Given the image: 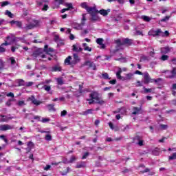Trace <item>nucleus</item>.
Segmentation results:
<instances>
[{"mask_svg":"<svg viewBox=\"0 0 176 176\" xmlns=\"http://www.w3.org/2000/svg\"><path fill=\"white\" fill-rule=\"evenodd\" d=\"M100 94L97 91H94L89 94L90 98L92 100H95V104H99L100 105H104L105 104V101L100 99Z\"/></svg>","mask_w":176,"mask_h":176,"instance_id":"nucleus-1","label":"nucleus"},{"mask_svg":"<svg viewBox=\"0 0 176 176\" xmlns=\"http://www.w3.org/2000/svg\"><path fill=\"white\" fill-rule=\"evenodd\" d=\"M148 34L150 36H164V33H163L162 29H157V30H151Z\"/></svg>","mask_w":176,"mask_h":176,"instance_id":"nucleus-2","label":"nucleus"},{"mask_svg":"<svg viewBox=\"0 0 176 176\" xmlns=\"http://www.w3.org/2000/svg\"><path fill=\"white\" fill-rule=\"evenodd\" d=\"M144 85H149V83H153V78H151V76L148 72H144L143 74V80Z\"/></svg>","mask_w":176,"mask_h":176,"instance_id":"nucleus-3","label":"nucleus"},{"mask_svg":"<svg viewBox=\"0 0 176 176\" xmlns=\"http://www.w3.org/2000/svg\"><path fill=\"white\" fill-rule=\"evenodd\" d=\"M38 56L41 57V58H46V55L42 54V49L36 50L32 54V57L34 59L36 58Z\"/></svg>","mask_w":176,"mask_h":176,"instance_id":"nucleus-4","label":"nucleus"},{"mask_svg":"<svg viewBox=\"0 0 176 176\" xmlns=\"http://www.w3.org/2000/svg\"><path fill=\"white\" fill-rule=\"evenodd\" d=\"M166 78L168 79H176V68H173L171 71H167Z\"/></svg>","mask_w":176,"mask_h":176,"instance_id":"nucleus-5","label":"nucleus"},{"mask_svg":"<svg viewBox=\"0 0 176 176\" xmlns=\"http://www.w3.org/2000/svg\"><path fill=\"white\" fill-rule=\"evenodd\" d=\"M84 65H86L87 67H89V68H92L94 71H96L97 69V67L96 66V63L94 62H91L90 60H87L84 63Z\"/></svg>","mask_w":176,"mask_h":176,"instance_id":"nucleus-6","label":"nucleus"},{"mask_svg":"<svg viewBox=\"0 0 176 176\" xmlns=\"http://www.w3.org/2000/svg\"><path fill=\"white\" fill-rule=\"evenodd\" d=\"M30 101H32V104L38 107V105H41L42 104V102L38 100L37 99L35 98V96H32L28 98Z\"/></svg>","mask_w":176,"mask_h":176,"instance_id":"nucleus-7","label":"nucleus"},{"mask_svg":"<svg viewBox=\"0 0 176 176\" xmlns=\"http://www.w3.org/2000/svg\"><path fill=\"white\" fill-rule=\"evenodd\" d=\"M12 129H13V126H11L9 124L0 125L1 131H6L8 130H12Z\"/></svg>","mask_w":176,"mask_h":176,"instance_id":"nucleus-8","label":"nucleus"},{"mask_svg":"<svg viewBox=\"0 0 176 176\" xmlns=\"http://www.w3.org/2000/svg\"><path fill=\"white\" fill-rule=\"evenodd\" d=\"M85 21H86V16L85 14H83L81 23L78 24L76 28L79 30H83V27L85 26Z\"/></svg>","mask_w":176,"mask_h":176,"instance_id":"nucleus-9","label":"nucleus"},{"mask_svg":"<svg viewBox=\"0 0 176 176\" xmlns=\"http://www.w3.org/2000/svg\"><path fill=\"white\" fill-rule=\"evenodd\" d=\"M9 45H10V43L6 41L5 43H3L0 45V53H5V52H6V48L3 47V46H9Z\"/></svg>","mask_w":176,"mask_h":176,"instance_id":"nucleus-10","label":"nucleus"},{"mask_svg":"<svg viewBox=\"0 0 176 176\" xmlns=\"http://www.w3.org/2000/svg\"><path fill=\"white\" fill-rule=\"evenodd\" d=\"M120 74H122V69L119 68L118 71L116 72L118 79H120V80H127L126 77L122 76Z\"/></svg>","mask_w":176,"mask_h":176,"instance_id":"nucleus-11","label":"nucleus"},{"mask_svg":"<svg viewBox=\"0 0 176 176\" xmlns=\"http://www.w3.org/2000/svg\"><path fill=\"white\" fill-rule=\"evenodd\" d=\"M111 12V9H107V10H104L102 9L100 11H98V13H100V14H101L102 16H108V14Z\"/></svg>","mask_w":176,"mask_h":176,"instance_id":"nucleus-12","label":"nucleus"},{"mask_svg":"<svg viewBox=\"0 0 176 176\" xmlns=\"http://www.w3.org/2000/svg\"><path fill=\"white\" fill-rule=\"evenodd\" d=\"M0 118H1V122H8V120H12L13 119L12 117H8L5 115H0Z\"/></svg>","mask_w":176,"mask_h":176,"instance_id":"nucleus-13","label":"nucleus"},{"mask_svg":"<svg viewBox=\"0 0 176 176\" xmlns=\"http://www.w3.org/2000/svg\"><path fill=\"white\" fill-rule=\"evenodd\" d=\"M74 60L72 62L73 64H78L79 61H80V58H79V56H78V54H73Z\"/></svg>","mask_w":176,"mask_h":176,"instance_id":"nucleus-14","label":"nucleus"},{"mask_svg":"<svg viewBox=\"0 0 176 176\" xmlns=\"http://www.w3.org/2000/svg\"><path fill=\"white\" fill-rule=\"evenodd\" d=\"M153 83H156L158 86H162V85H163V79H162V78H157V79L153 78Z\"/></svg>","mask_w":176,"mask_h":176,"instance_id":"nucleus-15","label":"nucleus"},{"mask_svg":"<svg viewBox=\"0 0 176 176\" xmlns=\"http://www.w3.org/2000/svg\"><path fill=\"white\" fill-rule=\"evenodd\" d=\"M42 88L44 89L45 91H47L49 94H53V91H50L52 90V87H50V85H45Z\"/></svg>","mask_w":176,"mask_h":176,"instance_id":"nucleus-16","label":"nucleus"},{"mask_svg":"<svg viewBox=\"0 0 176 176\" xmlns=\"http://www.w3.org/2000/svg\"><path fill=\"white\" fill-rule=\"evenodd\" d=\"M170 47H164L161 48V53L162 54H167V53H170Z\"/></svg>","mask_w":176,"mask_h":176,"instance_id":"nucleus-17","label":"nucleus"},{"mask_svg":"<svg viewBox=\"0 0 176 176\" xmlns=\"http://www.w3.org/2000/svg\"><path fill=\"white\" fill-rule=\"evenodd\" d=\"M73 50H74V52H82V50H83V48H81L80 45H74Z\"/></svg>","mask_w":176,"mask_h":176,"instance_id":"nucleus-18","label":"nucleus"},{"mask_svg":"<svg viewBox=\"0 0 176 176\" xmlns=\"http://www.w3.org/2000/svg\"><path fill=\"white\" fill-rule=\"evenodd\" d=\"M87 12H88V13H89V14H93L96 13V8L95 7H88V8H87Z\"/></svg>","mask_w":176,"mask_h":176,"instance_id":"nucleus-19","label":"nucleus"},{"mask_svg":"<svg viewBox=\"0 0 176 176\" xmlns=\"http://www.w3.org/2000/svg\"><path fill=\"white\" fill-rule=\"evenodd\" d=\"M133 112H132V115H138L141 111V107H133Z\"/></svg>","mask_w":176,"mask_h":176,"instance_id":"nucleus-20","label":"nucleus"},{"mask_svg":"<svg viewBox=\"0 0 176 176\" xmlns=\"http://www.w3.org/2000/svg\"><path fill=\"white\" fill-rule=\"evenodd\" d=\"M122 43L123 45H131L132 41L130 40L129 38H122Z\"/></svg>","mask_w":176,"mask_h":176,"instance_id":"nucleus-21","label":"nucleus"},{"mask_svg":"<svg viewBox=\"0 0 176 176\" xmlns=\"http://www.w3.org/2000/svg\"><path fill=\"white\" fill-rule=\"evenodd\" d=\"M170 16H166L164 19L159 21V24H162V23H166L170 20Z\"/></svg>","mask_w":176,"mask_h":176,"instance_id":"nucleus-22","label":"nucleus"},{"mask_svg":"<svg viewBox=\"0 0 176 176\" xmlns=\"http://www.w3.org/2000/svg\"><path fill=\"white\" fill-rule=\"evenodd\" d=\"M82 47H84V50L87 52H91V48L87 46V43H82Z\"/></svg>","mask_w":176,"mask_h":176,"instance_id":"nucleus-23","label":"nucleus"},{"mask_svg":"<svg viewBox=\"0 0 176 176\" xmlns=\"http://www.w3.org/2000/svg\"><path fill=\"white\" fill-rule=\"evenodd\" d=\"M56 82L59 86H63L64 85V80H63V77H60L56 78Z\"/></svg>","mask_w":176,"mask_h":176,"instance_id":"nucleus-24","label":"nucleus"},{"mask_svg":"<svg viewBox=\"0 0 176 176\" xmlns=\"http://www.w3.org/2000/svg\"><path fill=\"white\" fill-rule=\"evenodd\" d=\"M16 82L18 83V86H24L25 85V82L23 79L16 80Z\"/></svg>","mask_w":176,"mask_h":176,"instance_id":"nucleus-25","label":"nucleus"},{"mask_svg":"<svg viewBox=\"0 0 176 176\" xmlns=\"http://www.w3.org/2000/svg\"><path fill=\"white\" fill-rule=\"evenodd\" d=\"M57 71L60 72L61 71V67L58 65H55L52 67V72H57Z\"/></svg>","mask_w":176,"mask_h":176,"instance_id":"nucleus-26","label":"nucleus"},{"mask_svg":"<svg viewBox=\"0 0 176 176\" xmlns=\"http://www.w3.org/2000/svg\"><path fill=\"white\" fill-rule=\"evenodd\" d=\"M115 43L119 47L122 46L123 45L122 39L118 38L117 40H115Z\"/></svg>","mask_w":176,"mask_h":176,"instance_id":"nucleus-27","label":"nucleus"},{"mask_svg":"<svg viewBox=\"0 0 176 176\" xmlns=\"http://www.w3.org/2000/svg\"><path fill=\"white\" fill-rule=\"evenodd\" d=\"M91 113H93V109H88L82 112V115H84L85 116H87V115H90Z\"/></svg>","mask_w":176,"mask_h":176,"instance_id":"nucleus-28","label":"nucleus"},{"mask_svg":"<svg viewBox=\"0 0 176 176\" xmlns=\"http://www.w3.org/2000/svg\"><path fill=\"white\" fill-rule=\"evenodd\" d=\"M72 58L71 57V56H69L65 60V64H66L67 65H71V59Z\"/></svg>","mask_w":176,"mask_h":176,"instance_id":"nucleus-29","label":"nucleus"},{"mask_svg":"<svg viewBox=\"0 0 176 176\" xmlns=\"http://www.w3.org/2000/svg\"><path fill=\"white\" fill-rule=\"evenodd\" d=\"M148 60H149V57H148L145 55H143V56H140V63H142V61H146Z\"/></svg>","mask_w":176,"mask_h":176,"instance_id":"nucleus-30","label":"nucleus"},{"mask_svg":"<svg viewBox=\"0 0 176 176\" xmlns=\"http://www.w3.org/2000/svg\"><path fill=\"white\" fill-rule=\"evenodd\" d=\"M47 107L48 108V110H50V111H56V109H54V104H47Z\"/></svg>","mask_w":176,"mask_h":176,"instance_id":"nucleus-31","label":"nucleus"},{"mask_svg":"<svg viewBox=\"0 0 176 176\" xmlns=\"http://www.w3.org/2000/svg\"><path fill=\"white\" fill-rule=\"evenodd\" d=\"M142 20H144V21H146L147 23H149V21H151V18L148 16L143 15L142 16Z\"/></svg>","mask_w":176,"mask_h":176,"instance_id":"nucleus-32","label":"nucleus"},{"mask_svg":"<svg viewBox=\"0 0 176 176\" xmlns=\"http://www.w3.org/2000/svg\"><path fill=\"white\" fill-rule=\"evenodd\" d=\"M91 15L92 16L91 20H92L93 21H97V20H98V17L97 16V15H96V13L91 14Z\"/></svg>","mask_w":176,"mask_h":176,"instance_id":"nucleus-33","label":"nucleus"},{"mask_svg":"<svg viewBox=\"0 0 176 176\" xmlns=\"http://www.w3.org/2000/svg\"><path fill=\"white\" fill-rule=\"evenodd\" d=\"M6 16H8L10 19H13V14L9 10H6L5 13Z\"/></svg>","mask_w":176,"mask_h":176,"instance_id":"nucleus-34","label":"nucleus"},{"mask_svg":"<svg viewBox=\"0 0 176 176\" xmlns=\"http://www.w3.org/2000/svg\"><path fill=\"white\" fill-rule=\"evenodd\" d=\"M136 139L139 140V142H138V145H139L140 146H142L144 145V140H140V136H137Z\"/></svg>","mask_w":176,"mask_h":176,"instance_id":"nucleus-35","label":"nucleus"},{"mask_svg":"<svg viewBox=\"0 0 176 176\" xmlns=\"http://www.w3.org/2000/svg\"><path fill=\"white\" fill-rule=\"evenodd\" d=\"M160 152V151L159 148H155L154 151H153V155H154L155 156H159Z\"/></svg>","mask_w":176,"mask_h":176,"instance_id":"nucleus-36","label":"nucleus"},{"mask_svg":"<svg viewBox=\"0 0 176 176\" xmlns=\"http://www.w3.org/2000/svg\"><path fill=\"white\" fill-rule=\"evenodd\" d=\"M168 160H176V153H173L170 156H169Z\"/></svg>","mask_w":176,"mask_h":176,"instance_id":"nucleus-37","label":"nucleus"},{"mask_svg":"<svg viewBox=\"0 0 176 176\" xmlns=\"http://www.w3.org/2000/svg\"><path fill=\"white\" fill-rule=\"evenodd\" d=\"M168 126L167 124H160V129L161 130H167Z\"/></svg>","mask_w":176,"mask_h":176,"instance_id":"nucleus-38","label":"nucleus"},{"mask_svg":"<svg viewBox=\"0 0 176 176\" xmlns=\"http://www.w3.org/2000/svg\"><path fill=\"white\" fill-rule=\"evenodd\" d=\"M102 78H103V79H111V78H109V75H108V73H103L102 74Z\"/></svg>","mask_w":176,"mask_h":176,"instance_id":"nucleus-39","label":"nucleus"},{"mask_svg":"<svg viewBox=\"0 0 176 176\" xmlns=\"http://www.w3.org/2000/svg\"><path fill=\"white\" fill-rule=\"evenodd\" d=\"M35 27V25L34 23H30L28 25H26L25 28L26 30H32Z\"/></svg>","mask_w":176,"mask_h":176,"instance_id":"nucleus-40","label":"nucleus"},{"mask_svg":"<svg viewBox=\"0 0 176 176\" xmlns=\"http://www.w3.org/2000/svg\"><path fill=\"white\" fill-rule=\"evenodd\" d=\"M80 6L81 8H82L83 9H85L86 10H87V8H89V6H87V3L86 2L82 3Z\"/></svg>","mask_w":176,"mask_h":176,"instance_id":"nucleus-41","label":"nucleus"},{"mask_svg":"<svg viewBox=\"0 0 176 176\" xmlns=\"http://www.w3.org/2000/svg\"><path fill=\"white\" fill-rule=\"evenodd\" d=\"M3 67H5V63L2 59H0V71H2L3 69Z\"/></svg>","mask_w":176,"mask_h":176,"instance_id":"nucleus-42","label":"nucleus"},{"mask_svg":"<svg viewBox=\"0 0 176 176\" xmlns=\"http://www.w3.org/2000/svg\"><path fill=\"white\" fill-rule=\"evenodd\" d=\"M8 23L7 21L3 19H0V25H6V23Z\"/></svg>","mask_w":176,"mask_h":176,"instance_id":"nucleus-43","label":"nucleus"},{"mask_svg":"<svg viewBox=\"0 0 176 176\" xmlns=\"http://www.w3.org/2000/svg\"><path fill=\"white\" fill-rule=\"evenodd\" d=\"M89 155H90V153L89 152H86L83 154L82 157V160H85V159H87Z\"/></svg>","mask_w":176,"mask_h":176,"instance_id":"nucleus-44","label":"nucleus"},{"mask_svg":"<svg viewBox=\"0 0 176 176\" xmlns=\"http://www.w3.org/2000/svg\"><path fill=\"white\" fill-rule=\"evenodd\" d=\"M85 164L84 162H82L81 164H78L76 165V168H82L83 167H85Z\"/></svg>","mask_w":176,"mask_h":176,"instance_id":"nucleus-45","label":"nucleus"},{"mask_svg":"<svg viewBox=\"0 0 176 176\" xmlns=\"http://www.w3.org/2000/svg\"><path fill=\"white\" fill-rule=\"evenodd\" d=\"M102 42H104V40L101 38L96 39V43H98V45H102Z\"/></svg>","mask_w":176,"mask_h":176,"instance_id":"nucleus-46","label":"nucleus"},{"mask_svg":"<svg viewBox=\"0 0 176 176\" xmlns=\"http://www.w3.org/2000/svg\"><path fill=\"white\" fill-rule=\"evenodd\" d=\"M10 61L11 62L12 65H14V64H16V60L14 59V57H10Z\"/></svg>","mask_w":176,"mask_h":176,"instance_id":"nucleus-47","label":"nucleus"},{"mask_svg":"<svg viewBox=\"0 0 176 176\" xmlns=\"http://www.w3.org/2000/svg\"><path fill=\"white\" fill-rule=\"evenodd\" d=\"M87 101H89V105H91V104L96 103V100L93 98L87 99Z\"/></svg>","mask_w":176,"mask_h":176,"instance_id":"nucleus-48","label":"nucleus"},{"mask_svg":"<svg viewBox=\"0 0 176 176\" xmlns=\"http://www.w3.org/2000/svg\"><path fill=\"white\" fill-rule=\"evenodd\" d=\"M144 93H152V88L148 89L144 87Z\"/></svg>","mask_w":176,"mask_h":176,"instance_id":"nucleus-49","label":"nucleus"},{"mask_svg":"<svg viewBox=\"0 0 176 176\" xmlns=\"http://www.w3.org/2000/svg\"><path fill=\"white\" fill-rule=\"evenodd\" d=\"M10 2L9 1H3L1 3V7L3 8L5 6H8V5H10Z\"/></svg>","mask_w":176,"mask_h":176,"instance_id":"nucleus-50","label":"nucleus"},{"mask_svg":"<svg viewBox=\"0 0 176 176\" xmlns=\"http://www.w3.org/2000/svg\"><path fill=\"white\" fill-rule=\"evenodd\" d=\"M52 82V80H45L41 82V85H49Z\"/></svg>","mask_w":176,"mask_h":176,"instance_id":"nucleus-51","label":"nucleus"},{"mask_svg":"<svg viewBox=\"0 0 176 176\" xmlns=\"http://www.w3.org/2000/svg\"><path fill=\"white\" fill-rule=\"evenodd\" d=\"M168 59V56L167 55H162V56L161 57V60L162 61H166V60Z\"/></svg>","mask_w":176,"mask_h":176,"instance_id":"nucleus-52","label":"nucleus"},{"mask_svg":"<svg viewBox=\"0 0 176 176\" xmlns=\"http://www.w3.org/2000/svg\"><path fill=\"white\" fill-rule=\"evenodd\" d=\"M75 160H76V157L75 156H72L69 161V163H74V162H75Z\"/></svg>","mask_w":176,"mask_h":176,"instance_id":"nucleus-53","label":"nucleus"},{"mask_svg":"<svg viewBox=\"0 0 176 176\" xmlns=\"http://www.w3.org/2000/svg\"><path fill=\"white\" fill-rule=\"evenodd\" d=\"M42 123H47V122H50V118H42L41 121Z\"/></svg>","mask_w":176,"mask_h":176,"instance_id":"nucleus-54","label":"nucleus"},{"mask_svg":"<svg viewBox=\"0 0 176 176\" xmlns=\"http://www.w3.org/2000/svg\"><path fill=\"white\" fill-rule=\"evenodd\" d=\"M15 24L16 25V27H19V28H21L22 25H23V23H21V21H17L15 22Z\"/></svg>","mask_w":176,"mask_h":176,"instance_id":"nucleus-55","label":"nucleus"},{"mask_svg":"<svg viewBox=\"0 0 176 176\" xmlns=\"http://www.w3.org/2000/svg\"><path fill=\"white\" fill-rule=\"evenodd\" d=\"M132 76H133V74H126L125 78H126V80H130V79H131Z\"/></svg>","mask_w":176,"mask_h":176,"instance_id":"nucleus-56","label":"nucleus"},{"mask_svg":"<svg viewBox=\"0 0 176 176\" xmlns=\"http://www.w3.org/2000/svg\"><path fill=\"white\" fill-rule=\"evenodd\" d=\"M45 140L46 141H52V135L47 134L45 135Z\"/></svg>","mask_w":176,"mask_h":176,"instance_id":"nucleus-57","label":"nucleus"},{"mask_svg":"<svg viewBox=\"0 0 176 176\" xmlns=\"http://www.w3.org/2000/svg\"><path fill=\"white\" fill-rule=\"evenodd\" d=\"M121 19H122V14H119L117 18L115 19V21H119Z\"/></svg>","mask_w":176,"mask_h":176,"instance_id":"nucleus-58","label":"nucleus"},{"mask_svg":"<svg viewBox=\"0 0 176 176\" xmlns=\"http://www.w3.org/2000/svg\"><path fill=\"white\" fill-rule=\"evenodd\" d=\"M12 101H14V99H10L8 101H7L6 105H8V107H10V105H12Z\"/></svg>","mask_w":176,"mask_h":176,"instance_id":"nucleus-59","label":"nucleus"},{"mask_svg":"<svg viewBox=\"0 0 176 176\" xmlns=\"http://www.w3.org/2000/svg\"><path fill=\"white\" fill-rule=\"evenodd\" d=\"M47 9H49V6H47V4H45L42 8V10H43L44 12H46Z\"/></svg>","mask_w":176,"mask_h":176,"instance_id":"nucleus-60","label":"nucleus"},{"mask_svg":"<svg viewBox=\"0 0 176 176\" xmlns=\"http://www.w3.org/2000/svg\"><path fill=\"white\" fill-rule=\"evenodd\" d=\"M17 104L19 106V107H23V105H24V100H19L17 103Z\"/></svg>","mask_w":176,"mask_h":176,"instance_id":"nucleus-61","label":"nucleus"},{"mask_svg":"<svg viewBox=\"0 0 176 176\" xmlns=\"http://www.w3.org/2000/svg\"><path fill=\"white\" fill-rule=\"evenodd\" d=\"M0 138H1V140H3L5 142H8V139H6L5 135H0Z\"/></svg>","mask_w":176,"mask_h":176,"instance_id":"nucleus-62","label":"nucleus"},{"mask_svg":"<svg viewBox=\"0 0 176 176\" xmlns=\"http://www.w3.org/2000/svg\"><path fill=\"white\" fill-rule=\"evenodd\" d=\"M67 111L66 110H63L60 113V116L64 117V116H65V115H67Z\"/></svg>","mask_w":176,"mask_h":176,"instance_id":"nucleus-63","label":"nucleus"},{"mask_svg":"<svg viewBox=\"0 0 176 176\" xmlns=\"http://www.w3.org/2000/svg\"><path fill=\"white\" fill-rule=\"evenodd\" d=\"M55 2L58 3V5H63V3H64V0H55Z\"/></svg>","mask_w":176,"mask_h":176,"instance_id":"nucleus-64","label":"nucleus"}]
</instances>
